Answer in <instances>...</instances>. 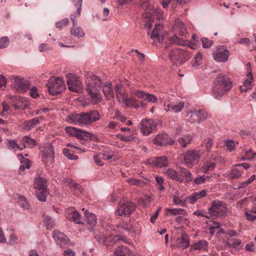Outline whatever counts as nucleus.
<instances>
[{
  "label": "nucleus",
  "instance_id": "obj_1",
  "mask_svg": "<svg viewBox=\"0 0 256 256\" xmlns=\"http://www.w3.org/2000/svg\"><path fill=\"white\" fill-rule=\"evenodd\" d=\"M86 90L92 102L97 104L102 101V97L100 90L102 82L100 77L94 75L87 78L86 82Z\"/></svg>",
  "mask_w": 256,
  "mask_h": 256
},
{
  "label": "nucleus",
  "instance_id": "obj_2",
  "mask_svg": "<svg viewBox=\"0 0 256 256\" xmlns=\"http://www.w3.org/2000/svg\"><path fill=\"white\" fill-rule=\"evenodd\" d=\"M99 119L100 114L96 110L87 112H82L80 114H74L67 117V120L69 123L80 126L90 125Z\"/></svg>",
  "mask_w": 256,
  "mask_h": 256
},
{
  "label": "nucleus",
  "instance_id": "obj_3",
  "mask_svg": "<svg viewBox=\"0 0 256 256\" xmlns=\"http://www.w3.org/2000/svg\"><path fill=\"white\" fill-rule=\"evenodd\" d=\"M232 87V82L225 76H218L214 80V86L213 88L212 95L217 100H220Z\"/></svg>",
  "mask_w": 256,
  "mask_h": 256
},
{
  "label": "nucleus",
  "instance_id": "obj_4",
  "mask_svg": "<svg viewBox=\"0 0 256 256\" xmlns=\"http://www.w3.org/2000/svg\"><path fill=\"white\" fill-rule=\"evenodd\" d=\"M204 154V150L200 148L188 150L182 155L183 163L186 167L191 168L195 164L199 163Z\"/></svg>",
  "mask_w": 256,
  "mask_h": 256
},
{
  "label": "nucleus",
  "instance_id": "obj_5",
  "mask_svg": "<svg viewBox=\"0 0 256 256\" xmlns=\"http://www.w3.org/2000/svg\"><path fill=\"white\" fill-rule=\"evenodd\" d=\"M46 183L47 180L44 178L38 176L34 178V187L36 189V196L38 200L42 202H46L48 194Z\"/></svg>",
  "mask_w": 256,
  "mask_h": 256
},
{
  "label": "nucleus",
  "instance_id": "obj_6",
  "mask_svg": "<svg viewBox=\"0 0 256 256\" xmlns=\"http://www.w3.org/2000/svg\"><path fill=\"white\" fill-rule=\"evenodd\" d=\"M82 2V0H73L77 12L76 15L71 14L70 16V20L73 24V26L70 30V33L72 35L77 37H82L84 36L82 29L79 26H77L76 20V18L80 15Z\"/></svg>",
  "mask_w": 256,
  "mask_h": 256
},
{
  "label": "nucleus",
  "instance_id": "obj_7",
  "mask_svg": "<svg viewBox=\"0 0 256 256\" xmlns=\"http://www.w3.org/2000/svg\"><path fill=\"white\" fill-rule=\"evenodd\" d=\"M46 86L49 94L52 96L60 94L66 88L64 80L59 77H52L46 84Z\"/></svg>",
  "mask_w": 256,
  "mask_h": 256
},
{
  "label": "nucleus",
  "instance_id": "obj_8",
  "mask_svg": "<svg viewBox=\"0 0 256 256\" xmlns=\"http://www.w3.org/2000/svg\"><path fill=\"white\" fill-rule=\"evenodd\" d=\"M168 56L172 62H178L180 65H181L190 59L191 56L188 51L178 48L171 50Z\"/></svg>",
  "mask_w": 256,
  "mask_h": 256
},
{
  "label": "nucleus",
  "instance_id": "obj_9",
  "mask_svg": "<svg viewBox=\"0 0 256 256\" xmlns=\"http://www.w3.org/2000/svg\"><path fill=\"white\" fill-rule=\"evenodd\" d=\"M227 208L222 201L214 200L208 209V214L212 216H224L226 214Z\"/></svg>",
  "mask_w": 256,
  "mask_h": 256
},
{
  "label": "nucleus",
  "instance_id": "obj_10",
  "mask_svg": "<svg viewBox=\"0 0 256 256\" xmlns=\"http://www.w3.org/2000/svg\"><path fill=\"white\" fill-rule=\"evenodd\" d=\"M142 6L146 10L145 14H143L144 18L154 19L156 17L158 20L163 19V12L159 8H154L152 5L147 2H144Z\"/></svg>",
  "mask_w": 256,
  "mask_h": 256
},
{
  "label": "nucleus",
  "instance_id": "obj_11",
  "mask_svg": "<svg viewBox=\"0 0 256 256\" xmlns=\"http://www.w3.org/2000/svg\"><path fill=\"white\" fill-rule=\"evenodd\" d=\"M66 132L70 136H74L78 139L87 140H94V136L89 132L82 130L81 129L68 126L66 128Z\"/></svg>",
  "mask_w": 256,
  "mask_h": 256
},
{
  "label": "nucleus",
  "instance_id": "obj_12",
  "mask_svg": "<svg viewBox=\"0 0 256 256\" xmlns=\"http://www.w3.org/2000/svg\"><path fill=\"white\" fill-rule=\"evenodd\" d=\"M136 206L130 202H120L117 207L116 213L118 215L128 217L135 210Z\"/></svg>",
  "mask_w": 256,
  "mask_h": 256
},
{
  "label": "nucleus",
  "instance_id": "obj_13",
  "mask_svg": "<svg viewBox=\"0 0 256 256\" xmlns=\"http://www.w3.org/2000/svg\"><path fill=\"white\" fill-rule=\"evenodd\" d=\"M187 116L190 122L200 124L207 118L208 114L204 110H194L188 112Z\"/></svg>",
  "mask_w": 256,
  "mask_h": 256
},
{
  "label": "nucleus",
  "instance_id": "obj_14",
  "mask_svg": "<svg viewBox=\"0 0 256 256\" xmlns=\"http://www.w3.org/2000/svg\"><path fill=\"white\" fill-rule=\"evenodd\" d=\"M156 128V124L152 119H143L140 123V131L144 136H148Z\"/></svg>",
  "mask_w": 256,
  "mask_h": 256
},
{
  "label": "nucleus",
  "instance_id": "obj_15",
  "mask_svg": "<svg viewBox=\"0 0 256 256\" xmlns=\"http://www.w3.org/2000/svg\"><path fill=\"white\" fill-rule=\"evenodd\" d=\"M66 78L67 84L70 90L79 92L82 90V82L80 79L74 76L71 74H68Z\"/></svg>",
  "mask_w": 256,
  "mask_h": 256
},
{
  "label": "nucleus",
  "instance_id": "obj_16",
  "mask_svg": "<svg viewBox=\"0 0 256 256\" xmlns=\"http://www.w3.org/2000/svg\"><path fill=\"white\" fill-rule=\"evenodd\" d=\"M230 55L229 50L224 46L216 48L213 53L214 59L217 62H226Z\"/></svg>",
  "mask_w": 256,
  "mask_h": 256
},
{
  "label": "nucleus",
  "instance_id": "obj_17",
  "mask_svg": "<svg viewBox=\"0 0 256 256\" xmlns=\"http://www.w3.org/2000/svg\"><path fill=\"white\" fill-rule=\"evenodd\" d=\"M162 26L160 24H156L154 29L153 30L150 38L156 40L158 42H162L164 36L167 34V32L164 30Z\"/></svg>",
  "mask_w": 256,
  "mask_h": 256
},
{
  "label": "nucleus",
  "instance_id": "obj_18",
  "mask_svg": "<svg viewBox=\"0 0 256 256\" xmlns=\"http://www.w3.org/2000/svg\"><path fill=\"white\" fill-rule=\"evenodd\" d=\"M154 143L159 146H162L166 144H174L176 141L172 139L166 134H158L153 140Z\"/></svg>",
  "mask_w": 256,
  "mask_h": 256
},
{
  "label": "nucleus",
  "instance_id": "obj_19",
  "mask_svg": "<svg viewBox=\"0 0 256 256\" xmlns=\"http://www.w3.org/2000/svg\"><path fill=\"white\" fill-rule=\"evenodd\" d=\"M10 99L14 103L15 109L26 108L29 106L27 98L24 97L10 96Z\"/></svg>",
  "mask_w": 256,
  "mask_h": 256
},
{
  "label": "nucleus",
  "instance_id": "obj_20",
  "mask_svg": "<svg viewBox=\"0 0 256 256\" xmlns=\"http://www.w3.org/2000/svg\"><path fill=\"white\" fill-rule=\"evenodd\" d=\"M52 237L56 242L62 248L66 246L68 244V238L63 233L58 230H56L54 231Z\"/></svg>",
  "mask_w": 256,
  "mask_h": 256
},
{
  "label": "nucleus",
  "instance_id": "obj_21",
  "mask_svg": "<svg viewBox=\"0 0 256 256\" xmlns=\"http://www.w3.org/2000/svg\"><path fill=\"white\" fill-rule=\"evenodd\" d=\"M44 119V116H40L26 120L22 124V128L25 130H30L35 128L40 123L41 120H43Z\"/></svg>",
  "mask_w": 256,
  "mask_h": 256
},
{
  "label": "nucleus",
  "instance_id": "obj_22",
  "mask_svg": "<svg viewBox=\"0 0 256 256\" xmlns=\"http://www.w3.org/2000/svg\"><path fill=\"white\" fill-rule=\"evenodd\" d=\"M66 218L74 222L76 224L81 223L80 216L79 212L74 208L67 209L65 212Z\"/></svg>",
  "mask_w": 256,
  "mask_h": 256
},
{
  "label": "nucleus",
  "instance_id": "obj_23",
  "mask_svg": "<svg viewBox=\"0 0 256 256\" xmlns=\"http://www.w3.org/2000/svg\"><path fill=\"white\" fill-rule=\"evenodd\" d=\"M54 150L52 144L50 143L46 144L44 150H43V158H45L46 162H52L54 160Z\"/></svg>",
  "mask_w": 256,
  "mask_h": 256
},
{
  "label": "nucleus",
  "instance_id": "obj_24",
  "mask_svg": "<svg viewBox=\"0 0 256 256\" xmlns=\"http://www.w3.org/2000/svg\"><path fill=\"white\" fill-rule=\"evenodd\" d=\"M65 184L66 186H69L71 192L74 194L78 196L82 193V188L81 186L72 179L66 180Z\"/></svg>",
  "mask_w": 256,
  "mask_h": 256
},
{
  "label": "nucleus",
  "instance_id": "obj_25",
  "mask_svg": "<svg viewBox=\"0 0 256 256\" xmlns=\"http://www.w3.org/2000/svg\"><path fill=\"white\" fill-rule=\"evenodd\" d=\"M14 85L18 90H25L28 87L29 83L24 78L16 76L14 78Z\"/></svg>",
  "mask_w": 256,
  "mask_h": 256
},
{
  "label": "nucleus",
  "instance_id": "obj_26",
  "mask_svg": "<svg viewBox=\"0 0 256 256\" xmlns=\"http://www.w3.org/2000/svg\"><path fill=\"white\" fill-rule=\"evenodd\" d=\"M184 106V103L182 102H180L178 104H174V102H170L165 107V110L166 112L172 111L174 112H178L182 111Z\"/></svg>",
  "mask_w": 256,
  "mask_h": 256
},
{
  "label": "nucleus",
  "instance_id": "obj_27",
  "mask_svg": "<svg viewBox=\"0 0 256 256\" xmlns=\"http://www.w3.org/2000/svg\"><path fill=\"white\" fill-rule=\"evenodd\" d=\"M103 92L108 100H111L114 98V92L111 82H104L103 85Z\"/></svg>",
  "mask_w": 256,
  "mask_h": 256
},
{
  "label": "nucleus",
  "instance_id": "obj_28",
  "mask_svg": "<svg viewBox=\"0 0 256 256\" xmlns=\"http://www.w3.org/2000/svg\"><path fill=\"white\" fill-rule=\"evenodd\" d=\"M206 193L207 191L206 190L194 192L187 197V200H188L191 204H194L197 200L206 196Z\"/></svg>",
  "mask_w": 256,
  "mask_h": 256
},
{
  "label": "nucleus",
  "instance_id": "obj_29",
  "mask_svg": "<svg viewBox=\"0 0 256 256\" xmlns=\"http://www.w3.org/2000/svg\"><path fill=\"white\" fill-rule=\"evenodd\" d=\"M85 216L87 224L89 226L88 228L90 231L93 230V228L97 222V218L95 214L90 213L88 211L85 212Z\"/></svg>",
  "mask_w": 256,
  "mask_h": 256
},
{
  "label": "nucleus",
  "instance_id": "obj_30",
  "mask_svg": "<svg viewBox=\"0 0 256 256\" xmlns=\"http://www.w3.org/2000/svg\"><path fill=\"white\" fill-rule=\"evenodd\" d=\"M173 30L180 36H183L186 33V29L184 23L179 20H176L173 26Z\"/></svg>",
  "mask_w": 256,
  "mask_h": 256
},
{
  "label": "nucleus",
  "instance_id": "obj_31",
  "mask_svg": "<svg viewBox=\"0 0 256 256\" xmlns=\"http://www.w3.org/2000/svg\"><path fill=\"white\" fill-rule=\"evenodd\" d=\"M132 252L130 250L124 246H120L115 248L114 256H132Z\"/></svg>",
  "mask_w": 256,
  "mask_h": 256
},
{
  "label": "nucleus",
  "instance_id": "obj_32",
  "mask_svg": "<svg viewBox=\"0 0 256 256\" xmlns=\"http://www.w3.org/2000/svg\"><path fill=\"white\" fill-rule=\"evenodd\" d=\"M176 243L178 248H180L182 249L188 248L190 245L188 235L185 234H182L180 238H177Z\"/></svg>",
  "mask_w": 256,
  "mask_h": 256
},
{
  "label": "nucleus",
  "instance_id": "obj_33",
  "mask_svg": "<svg viewBox=\"0 0 256 256\" xmlns=\"http://www.w3.org/2000/svg\"><path fill=\"white\" fill-rule=\"evenodd\" d=\"M103 154H98L94 156V162L98 166H102L104 164V163L101 160V159L110 160L114 162L118 159V158L116 156L110 155L108 156L106 158H102Z\"/></svg>",
  "mask_w": 256,
  "mask_h": 256
},
{
  "label": "nucleus",
  "instance_id": "obj_34",
  "mask_svg": "<svg viewBox=\"0 0 256 256\" xmlns=\"http://www.w3.org/2000/svg\"><path fill=\"white\" fill-rule=\"evenodd\" d=\"M213 144L214 142L212 138H206L204 140L199 148L203 150L204 152L205 151L210 152Z\"/></svg>",
  "mask_w": 256,
  "mask_h": 256
},
{
  "label": "nucleus",
  "instance_id": "obj_35",
  "mask_svg": "<svg viewBox=\"0 0 256 256\" xmlns=\"http://www.w3.org/2000/svg\"><path fill=\"white\" fill-rule=\"evenodd\" d=\"M216 164L212 160L206 161L202 166L201 167L200 170L204 173H208L209 171L212 170L216 168Z\"/></svg>",
  "mask_w": 256,
  "mask_h": 256
},
{
  "label": "nucleus",
  "instance_id": "obj_36",
  "mask_svg": "<svg viewBox=\"0 0 256 256\" xmlns=\"http://www.w3.org/2000/svg\"><path fill=\"white\" fill-rule=\"evenodd\" d=\"M208 248V243L206 240H199L198 242L194 243L190 246V250H206Z\"/></svg>",
  "mask_w": 256,
  "mask_h": 256
},
{
  "label": "nucleus",
  "instance_id": "obj_37",
  "mask_svg": "<svg viewBox=\"0 0 256 256\" xmlns=\"http://www.w3.org/2000/svg\"><path fill=\"white\" fill-rule=\"evenodd\" d=\"M168 163V158L166 156L156 158L153 161V164L159 168L167 166Z\"/></svg>",
  "mask_w": 256,
  "mask_h": 256
},
{
  "label": "nucleus",
  "instance_id": "obj_38",
  "mask_svg": "<svg viewBox=\"0 0 256 256\" xmlns=\"http://www.w3.org/2000/svg\"><path fill=\"white\" fill-rule=\"evenodd\" d=\"M20 142H22V146H25V148L28 146L32 148L36 145V141L28 136H24L22 138Z\"/></svg>",
  "mask_w": 256,
  "mask_h": 256
},
{
  "label": "nucleus",
  "instance_id": "obj_39",
  "mask_svg": "<svg viewBox=\"0 0 256 256\" xmlns=\"http://www.w3.org/2000/svg\"><path fill=\"white\" fill-rule=\"evenodd\" d=\"M8 147L9 149L13 150L14 151L18 150H22L25 148V146H22V144L18 145L16 142L13 140H8Z\"/></svg>",
  "mask_w": 256,
  "mask_h": 256
},
{
  "label": "nucleus",
  "instance_id": "obj_40",
  "mask_svg": "<svg viewBox=\"0 0 256 256\" xmlns=\"http://www.w3.org/2000/svg\"><path fill=\"white\" fill-rule=\"evenodd\" d=\"M166 214L167 216H176L178 214H184L185 211L182 208H166Z\"/></svg>",
  "mask_w": 256,
  "mask_h": 256
},
{
  "label": "nucleus",
  "instance_id": "obj_41",
  "mask_svg": "<svg viewBox=\"0 0 256 256\" xmlns=\"http://www.w3.org/2000/svg\"><path fill=\"white\" fill-rule=\"evenodd\" d=\"M44 222L48 229L52 228L55 225L54 220L49 216H43Z\"/></svg>",
  "mask_w": 256,
  "mask_h": 256
},
{
  "label": "nucleus",
  "instance_id": "obj_42",
  "mask_svg": "<svg viewBox=\"0 0 256 256\" xmlns=\"http://www.w3.org/2000/svg\"><path fill=\"white\" fill-rule=\"evenodd\" d=\"M18 204L20 206L24 209L28 210L30 208V204L28 202L26 198L23 196H20L18 198Z\"/></svg>",
  "mask_w": 256,
  "mask_h": 256
},
{
  "label": "nucleus",
  "instance_id": "obj_43",
  "mask_svg": "<svg viewBox=\"0 0 256 256\" xmlns=\"http://www.w3.org/2000/svg\"><path fill=\"white\" fill-rule=\"evenodd\" d=\"M192 137L190 135H185L178 140V142L182 147L185 148L186 145L190 144Z\"/></svg>",
  "mask_w": 256,
  "mask_h": 256
},
{
  "label": "nucleus",
  "instance_id": "obj_44",
  "mask_svg": "<svg viewBox=\"0 0 256 256\" xmlns=\"http://www.w3.org/2000/svg\"><path fill=\"white\" fill-rule=\"evenodd\" d=\"M124 102L128 107H134L136 108L139 106L138 104L137 103L136 100L134 98H124Z\"/></svg>",
  "mask_w": 256,
  "mask_h": 256
},
{
  "label": "nucleus",
  "instance_id": "obj_45",
  "mask_svg": "<svg viewBox=\"0 0 256 256\" xmlns=\"http://www.w3.org/2000/svg\"><path fill=\"white\" fill-rule=\"evenodd\" d=\"M166 174L168 176V177L170 178L172 180H175L180 182L182 181L181 178L180 176H178V172L173 169H168L166 171Z\"/></svg>",
  "mask_w": 256,
  "mask_h": 256
},
{
  "label": "nucleus",
  "instance_id": "obj_46",
  "mask_svg": "<svg viewBox=\"0 0 256 256\" xmlns=\"http://www.w3.org/2000/svg\"><path fill=\"white\" fill-rule=\"evenodd\" d=\"M180 173L182 176L186 178L187 182H190L192 180V174L186 168H180Z\"/></svg>",
  "mask_w": 256,
  "mask_h": 256
},
{
  "label": "nucleus",
  "instance_id": "obj_47",
  "mask_svg": "<svg viewBox=\"0 0 256 256\" xmlns=\"http://www.w3.org/2000/svg\"><path fill=\"white\" fill-rule=\"evenodd\" d=\"M22 164L19 168L18 173L20 174H22V172L26 168L29 169L30 168V162L28 159H24L21 161Z\"/></svg>",
  "mask_w": 256,
  "mask_h": 256
},
{
  "label": "nucleus",
  "instance_id": "obj_48",
  "mask_svg": "<svg viewBox=\"0 0 256 256\" xmlns=\"http://www.w3.org/2000/svg\"><path fill=\"white\" fill-rule=\"evenodd\" d=\"M118 227L124 230L128 231L130 233H133L134 232L132 224L130 223H126L124 222H121L118 225Z\"/></svg>",
  "mask_w": 256,
  "mask_h": 256
},
{
  "label": "nucleus",
  "instance_id": "obj_49",
  "mask_svg": "<svg viewBox=\"0 0 256 256\" xmlns=\"http://www.w3.org/2000/svg\"><path fill=\"white\" fill-rule=\"evenodd\" d=\"M242 173V170L237 168H234L232 170L229 174L230 178H239Z\"/></svg>",
  "mask_w": 256,
  "mask_h": 256
},
{
  "label": "nucleus",
  "instance_id": "obj_50",
  "mask_svg": "<svg viewBox=\"0 0 256 256\" xmlns=\"http://www.w3.org/2000/svg\"><path fill=\"white\" fill-rule=\"evenodd\" d=\"M256 179V176L253 174L251 177L244 182H240L238 184V188H242L246 187L249 184H251Z\"/></svg>",
  "mask_w": 256,
  "mask_h": 256
},
{
  "label": "nucleus",
  "instance_id": "obj_51",
  "mask_svg": "<svg viewBox=\"0 0 256 256\" xmlns=\"http://www.w3.org/2000/svg\"><path fill=\"white\" fill-rule=\"evenodd\" d=\"M241 243L242 242L240 240L236 238L233 239L232 242L228 241L226 242V245L228 246H232L237 249H240Z\"/></svg>",
  "mask_w": 256,
  "mask_h": 256
},
{
  "label": "nucleus",
  "instance_id": "obj_52",
  "mask_svg": "<svg viewBox=\"0 0 256 256\" xmlns=\"http://www.w3.org/2000/svg\"><path fill=\"white\" fill-rule=\"evenodd\" d=\"M69 22V20L68 18H65L62 20L56 23V26L59 30H62L64 27L66 26Z\"/></svg>",
  "mask_w": 256,
  "mask_h": 256
},
{
  "label": "nucleus",
  "instance_id": "obj_53",
  "mask_svg": "<svg viewBox=\"0 0 256 256\" xmlns=\"http://www.w3.org/2000/svg\"><path fill=\"white\" fill-rule=\"evenodd\" d=\"M252 79L253 78L252 73L251 72H248L247 74V78L244 80V87L248 88H251V83Z\"/></svg>",
  "mask_w": 256,
  "mask_h": 256
},
{
  "label": "nucleus",
  "instance_id": "obj_54",
  "mask_svg": "<svg viewBox=\"0 0 256 256\" xmlns=\"http://www.w3.org/2000/svg\"><path fill=\"white\" fill-rule=\"evenodd\" d=\"M169 42L170 43L172 44L182 46L184 44V42L176 36H174L170 38L169 39Z\"/></svg>",
  "mask_w": 256,
  "mask_h": 256
},
{
  "label": "nucleus",
  "instance_id": "obj_55",
  "mask_svg": "<svg viewBox=\"0 0 256 256\" xmlns=\"http://www.w3.org/2000/svg\"><path fill=\"white\" fill-rule=\"evenodd\" d=\"M127 182L130 185L136 186H142L144 184V182L135 178H130L127 180Z\"/></svg>",
  "mask_w": 256,
  "mask_h": 256
},
{
  "label": "nucleus",
  "instance_id": "obj_56",
  "mask_svg": "<svg viewBox=\"0 0 256 256\" xmlns=\"http://www.w3.org/2000/svg\"><path fill=\"white\" fill-rule=\"evenodd\" d=\"M96 242L99 243H102L104 244H106V238L104 236L103 234L98 233L96 234L94 236Z\"/></svg>",
  "mask_w": 256,
  "mask_h": 256
},
{
  "label": "nucleus",
  "instance_id": "obj_57",
  "mask_svg": "<svg viewBox=\"0 0 256 256\" xmlns=\"http://www.w3.org/2000/svg\"><path fill=\"white\" fill-rule=\"evenodd\" d=\"M63 154L70 160H76L78 158V157L72 154L68 149L64 148L63 150Z\"/></svg>",
  "mask_w": 256,
  "mask_h": 256
},
{
  "label": "nucleus",
  "instance_id": "obj_58",
  "mask_svg": "<svg viewBox=\"0 0 256 256\" xmlns=\"http://www.w3.org/2000/svg\"><path fill=\"white\" fill-rule=\"evenodd\" d=\"M9 38L8 36H2L0 38V48L7 47L9 44Z\"/></svg>",
  "mask_w": 256,
  "mask_h": 256
},
{
  "label": "nucleus",
  "instance_id": "obj_59",
  "mask_svg": "<svg viewBox=\"0 0 256 256\" xmlns=\"http://www.w3.org/2000/svg\"><path fill=\"white\" fill-rule=\"evenodd\" d=\"M256 154L254 152L251 150H249L248 151H246V154L242 158V160H250L254 158Z\"/></svg>",
  "mask_w": 256,
  "mask_h": 256
},
{
  "label": "nucleus",
  "instance_id": "obj_60",
  "mask_svg": "<svg viewBox=\"0 0 256 256\" xmlns=\"http://www.w3.org/2000/svg\"><path fill=\"white\" fill-rule=\"evenodd\" d=\"M114 118L115 119L118 120L122 122H124L126 120V117L118 110H115V114L114 116Z\"/></svg>",
  "mask_w": 256,
  "mask_h": 256
},
{
  "label": "nucleus",
  "instance_id": "obj_61",
  "mask_svg": "<svg viewBox=\"0 0 256 256\" xmlns=\"http://www.w3.org/2000/svg\"><path fill=\"white\" fill-rule=\"evenodd\" d=\"M173 202L176 205L184 206L185 202L177 196H174L172 198Z\"/></svg>",
  "mask_w": 256,
  "mask_h": 256
},
{
  "label": "nucleus",
  "instance_id": "obj_62",
  "mask_svg": "<svg viewBox=\"0 0 256 256\" xmlns=\"http://www.w3.org/2000/svg\"><path fill=\"white\" fill-rule=\"evenodd\" d=\"M145 97L146 98L144 100L149 102H156L158 100L156 97L154 95L149 93H146Z\"/></svg>",
  "mask_w": 256,
  "mask_h": 256
},
{
  "label": "nucleus",
  "instance_id": "obj_63",
  "mask_svg": "<svg viewBox=\"0 0 256 256\" xmlns=\"http://www.w3.org/2000/svg\"><path fill=\"white\" fill-rule=\"evenodd\" d=\"M122 86L120 84H117L114 86V90L116 91V95L117 96V99L118 101L120 100L119 95H121L122 94Z\"/></svg>",
  "mask_w": 256,
  "mask_h": 256
},
{
  "label": "nucleus",
  "instance_id": "obj_64",
  "mask_svg": "<svg viewBox=\"0 0 256 256\" xmlns=\"http://www.w3.org/2000/svg\"><path fill=\"white\" fill-rule=\"evenodd\" d=\"M201 41L202 44L203 48H210L212 44V42L208 40L207 38H201Z\"/></svg>",
  "mask_w": 256,
  "mask_h": 256
}]
</instances>
